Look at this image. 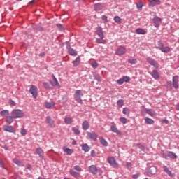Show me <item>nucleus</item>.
Segmentation results:
<instances>
[{
    "label": "nucleus",
    "instance_id": "obj_1",
    "mask_svg": "<svg viewBox=\"0 0 179 179\" xmlns=\"http://www.w3.org/2000/svg\"><path fill=\"white\" fill-rule=\"evenodd\" d=\"M81 97H83V93H82V90H76L74 94V100H76L77 103H79V104H83V101L82 100Z\"/></svg>",
    "mask_w": 179,
    "mask_h": 179
},
{
    "label": "nucleus",
    "instance_id": "obj_2",
    "mask_svg": "<svg viewBox=\"0 0 179 179\" xmlns=\"http://www.w3.org/2000/svg\"><path fill=\"white\" fill-rule=\"evenodd\" d=\"M11 115L14 118H23L24 117V112L20 109H15L11 112Z\"/></svg>",
    "mask_w": 179,
    "mask_h": 179
},
{
    "label": "nucleus",
    "instance_id": "obj_3",
    "mask_svg": "<svg viewBox=\"0 0 179 179\" xmlns=\"http://www.w3.org/2000/svg\"><path fill=\"white\" fill-rule=\"evenodd\" d=\"M157 44L160 51L164 53L170 52V48L169 46L164 47V45L163 44V43H162V41H159L157 42Z\"/></svg>",
    "mask_w": 179,
    "mask_h": 179
},
{
    "label": "nucleus",
    "instance_id": "obj_4",
    "mask_svg": "<svg viewBox=\"0 0 179 179\" xmlns=\"http://www.w3.org/2000/svg\"><path fill=\"white\" fill-rule=\"evenodd\" d=\"M38 89L37 87L35 85H31V87L29 88V93L30 94L32 95L34 99H37V96H38Z\"/></svg>",
    "mask_w": 179,
    "mask_h": 179
},
{
    "label": "nucleus",
    "instance_id": "obj_5",
    "mask_svg": "<svg viewBox=\"0 0 179 179\" xmlns=\"http://www.w3.org/2000/svg\"><path fill=\"white\" fill-rule=\"evenodd\" d=\"M108 162L109 164L112 166V167H114L115 169H117L118 163L117 162V161H115V159L113 157H109L108 158Z\"/></svg>",
    "mask_w": 179,
    "mask_h": 179
},
{
    "label": "nucleus",
    "instance_id": "obj_6",
    "mask_svg": "<svg viewBox=\"0 0 179 179\" xmlns=\"http://www.w3.org/2000/svg\"><path fill=\"white\" fill-rule=\"evenodd\" d=\"M3 129L6 132H10L11 134H15V132H16V129L13 126L4 125L3 126Z\"/></svg>",
    "mask_w": 179,
    "mask_h": 179
},
{
    "label": "nucleus",
    "instance_id": "obj_7",
    "mask_svg": "<svg viewBox=\"0 0 179 179\" xmlns=\"http://www.w3.org/2000/svg\"><path fill=\"white\" fill-rule=\"evenodd\" d=\"M178 82H179L178 76H173L172 78V85L175 89H178L179 87Z\"/></svg>",
    "mask_w": 179,
    "mask_h": 179
},
{
    "label": "nucleus",
    "instance_id": "obj_8",
    "mask_svg": "<svg viewBox=\"0 0 179 179\" xmlns=\"http://www.w3.org/2000/svg\"><path fill=\"white\" fill-rule=\"evenodd\" d=\"M127 52V48L124 46H120L117 49V51L116 52L117 55H124V54H126Z\"/></svg>",
    "mask_w": 179,
    "mask_h": 179
},
{
    "label": "nucleus",
    "instance_id": "obj_9",
    "mask_svg": "<svg viewBox=\"0 0 179 179\" xmlns=\"http://www.w3.org/2000/svg\"><path fill=\"white\" fill-rule=\"evenodd\" d=\"M147 62L148 64L152 65L153 67L157 69L159 68V64L156 62V61L153 60V59H151L150 57L147 58Z\"/></svg>",
    "mask_w": 179,
    "mask_h": 179
},
{
    "label": "nucleus",
    "instance_id": "obj_10",
    "mask_svg": "<svg viewBox=\"0 0 179 179\" xmlns=\"http://www.w3.org/2000/svg\"><path fill=\"white\" fill-rule=\"evenodd\" d=\"M147 62L148 64L152 65L153 67L157 69L159 68V64L156 62V61L153 60V59H151L150 57L147 58Z\"/></svg>",
    "mask_w": 179,
    "mask_h": 179
},
{
    "label": "nucleus",
    "instance_id": "obj_11",
    "mask_svg": "<svg viewBox=\"0 0 179 179\" xmlns=\"http://www.w3.org/2000/svg\"><path fill=\"white\" fill-rule=\"evenodd\" d=\"M150 74L151 76H152L153 79H155V80H159L160 75H159V72H157V70H153Z\"/></svg>",
    "mask_w": 179,
    "mask_h": 179
},
{
    "label": "nucleus",
    "instance_id": "obj_12",
    "mask_svg": "<svg viewBox=\"0 0 179 179\" xmlns=\"http://www.w3.org/2000/svg\"><path fill=\"white\" fill-rule=\"evenodd\" d=\"M36 153L38 155L39 157L43 160L44 159V150L41 148H36Z\"/></svg>",
    "mask_w": 179,
    "mask_h": 179
},
{
    "label": "nucleus",
    "instance_id": "obj_13",
    "mask_svg": "<svg viewBox=\"0 0 179 179\" xmlns=\"http://www.w3.org/2000/svg\"><path fill=\"white\" fill-rule=\"evenodd\" d=\"M89 171L92 174H97V171H98L97 166H96V165H91L89 167Z\"/></svg>",
    "mask_w": 179,
    "mask_h": 179
},
{
    "label": "nucleus",
    "instance_id": "obj_14",
    "mask_svg": "<svg viewBox=\"0 0 179 179\" xmlns=\"http://www.w3.org/2000/svg\"><path fill=\"white\" fill-rule=\"evenodd\" d=\"M153 22L155 27H159L160 26V23H162V18L159 17H155L153 19Z\"/></svg>",
    "mask_w": 179,
    "mask_h": 179
},
{
    "label": "nucleus",
    "instance_id": "obj_15",
    "mask_svg": "<svg viewBox=\"0 0 179 179\" xmlns=\"http://www.w3.org/2000/svg\"><path fill=\"white\" fill-rule=\"evenodd\" d=\"M96 34L99 36V37H100V38H104V32L103 31V29H101V27H97Z\"/></svg>",
    "mask_w": 179,
    "mask_h": 179
},
{
    "label": "nucleus",
    "instance_id": "obj_16",
    "mask_svg": "<svg viewBox=\"0 0 179 179\" xmlns=\"http://www.w3.org/2000/svg\"><path fill=\"white\" fill-rule=\"evenodd\" d=\"M149 1V6H156V5H160L161 1L160 0H148Z\"/></svg>",
    "mask_w": 179,
    "mask_h": 179
},
{
    "label": "nucleus",
    "instance_id": "obj_17",
    "mask_svg": "<svg viewBox=\"0 0 179 179\" xmlns=\"http://www.w3.org/2000/svg\"><path fill=\"white\" fill-rule=\"evenodd\" d=\"M87 135L93 141H97V134L95 132H87Z\"/></svg>",
    "mask_w": 179,
    "mask_h": 179
},
{
    "label": "nucleus",
    "instance_id": "obj_18",
    "mask_svg": "<svg viewBox=\"0 0 179 179\" xmlns=\"http://www.w3.org/2000/svg\"><path fill=\"white\" fill-rule=\"evenodd\" d=\"M46 121H47L48 124H49V125H50V127H55V122L50 116H48L46 117Z\"/></svg>",
    "mask_w": 179,
    "mask_h": 179
},
{
    "label": "nucleus",
    "instance_id": "obj_19",
    "mask_svg": "<svg viewBox=\"0 0 179 179\" xmlns=\"http://www.w3.org/2000/svg\"><path fill=\"white\" fill-rule=\"evenodd\" d=\"M89 127H90L89 122H87V120L83 121L82 123L83 129L84 131H87V129H89Z\"/></svg>",
    "mask_w": 179,
    "mask_h": 179
},
{
    "label": "nucleus",
    "instance_id": "obj_20",
    "mask_svg": "<svg viewBox=\"0 0 179 179\" xmlns=\"http://www.w3.org/2000/svg\"><path fill=\"white\" fill-rule=\"evenodd\" d=\"M110 131L112 132H114L115 134H117V135H121V131H120V130H118V128H117V127L112 125L110 127Z\"/></svg>",
    "mask_w": 179,
    "mask_h": 179
},
{
    "label": "nucleus",
    "instance_id": "obj_21",
    "mask_svg": "<svg viewBox=\"0 0 179 179\" xmlns=\"http://www.w3.org/2000/svg\"><path fill=\"white\" fill-rule=\"evenodd\" d=\"M163 169L165 173H167L169 177H174V174L171 172V171L169 170V168L166 166H164Z\"/></svg>",
    "mask_w": 179,
    "mask_h": 179
},
{
    "label": "nucleus",
    "instance_id": "obj_22",
    "mask_svg": "<svg viewBox=\"0 0 179 179\" xmlns=\"http://www.w3.org/2000/svg\"><path fill=\"white\" fill-rule=\"evenodd\" d=\"M99 142L102 146H108V142H107V141H106L103 137H99Z\"/></svg>",
    "mask_w": 179,
    "mask_h": 179
},
{
    "label": "nucleus",
    "instance_id": "obj_23",
    "mask_svg": "<svg viewBox=\"0 0 179 179\" xmlns=\"http://www.w3.org/2000/svg\"><path fill=\"white\" fill-rule=\"evenodd\" d=\"M145 122L148 125H153V124H155V120L149 117H145Z\"/></svg>",
    "mask_w": 179,
    "mask_h": 179
},
{
    "label": "nucleus",
    "instance_id": "obj_24",
    "mask_svg": "<svg viewBox=\"0 0 179 179\" xmlns=\"http://www.w3.org/2000/svg\"><path fill=\"white\" fill-rule=\"evenodd\" d=\"M147 114H149L151 117H155L156 112L153 109H146Z\"/></svg>",
    "mask_w": 179,
    "mask_h": 179
},
{
    "label": "nucleus",
    "instance_id": "obj_25",
    "mask_svg": "<svg viewBox=\"0 0 179 179\" xmlns=\"http://www.w3.org/2000/svg\"><path fill=\"white\" fill-rule=\"evenodd\" d=\"M55 106V102H45V107L46 108H52Z\"/></svg>",
    "mask_w": 179,
    "mask_h": 179
},
{
    "label": "nucleus",
    "instance_id": "obj_26",
    "mask_svg": "<svg viewBox=\"0 0 179 179\" xmlns=\"http://www.w3.org/2000/svg\"><path fill=\"white\" fill-rule=\"evenodd\" d=\"M13 120H15V117H13V115L8 116L6 118V122H7V124H12V122H13Z\"/></svg>",
    "mask_w": 179,
    "mask_h": 179
},
{
    "label": "nucleus",
    "instance_id": "obj_27",
    "mask_svg": "<svg viewBox=\"0 0 179 179\" xmlns=\"http://www.w3.org/2000/svg\"><path fill=\"white\" fill-rule=\"evenodd\" d=\"M104 8V6L102 3L95 4L94 10H101Z\"/></svg>",
    "mask_w": 179,
    "mask_h": 179
},
{
    "label": "nucleus",
    "instance_id": "obj_28",
    "mask_svg": "<svg viewBox=\"0 0 179 179\" xmlns=\"http://www.w3.org/2000/svg\"><path fill=\"white\" fill-rule=\"evenodd\" d=\"M167 157H170L171 159H177V155L171 151L168 152Z\"/></svg>",
    "mask_w": 179,
    "mask_h": 179
},
{
    "label": "nucleus",
    "instance_id": "obj_29",
    "mask_svg": "<svg viewBox=\"0 0 179 179\" xmlns=\"http://www.w3.org/2000/svg\"><path fill=\"white\" fill-rule=\"evenodd\" d=\"M70 174L73 176V177H75V178H78L80 174L79 173L71 169L70 170Z\"/></svg>",
    "mask_w": 179,
    "mask_h": 179
},
{
    "label": "nucleus",
    "instance_id": "obj_30",
    "mask_svg": "<svg viewBox=\"0 0 179 179\" xmlns=\"http://www.w3.org/2000/svg\"><path fill=\"white\" fill-rule=\"evenodd\" d=\"M68 52H69V54H70V55H74V56L78 55V52H76V51L72 49V48H68Z\"/></svg>",
    "mask_w": 179,
    "mask_h": 179
},
{
    "label": "nucleus",
    "instance_id": "obj_31",
    "mask_svg": "<svg viewBox=\"0 0 179 179\" xmlns=\"http://www.w3.org/2000/svg\"><path fill=\"white\" fill-rule=\"evenodd\" d=\"M154 174H156V169H151L147 172V175L148 177H152V176H154Z\"/></svg>",
    "mask_w": 179,
    "mask_h": 179
},
{
    "label": "nucleus",
    "instance_id": "obj_32",
    "mask_svg": "<svg viewBox=\"0 0 179 179\" xmlns=\"http://www.w3.org/2000/svg\"><path fill=\"white\" fill-rule=\"evenodd\" d=\"M122 113L123 114H124L125 115H127L128 117H129V114L131 113V110H129V108H124L122 109Z\"/></svg>",
    "mask_w": 179,
    "mask_h": 179
},
{
    "label": "nucleus",
    "instance_id": "obj_33",
    "mask_svg": "<svg viewBox=\"0 0 179 179\" xmlns=\"http://www.w3.org/2000/svg\"><path fill=\"white\" fill-rule=\"evenodd\" d=\"M82 149L84 152H87L90 150V147L87 144H83L82 145Z\"/></svg>",
    "mask_w": 179,
    "mask_h": 179
},
{
    "label": "nucleus",
    "instance_id": "obj_34",
    "mask_svg": "<svg viewBox=\"0 0 179 179\" xmlns=\"http://www.w3.org/2000/svg\"><path fill=\"white\" fill-rule=\"evenodd\" d=\"M72 64H73V66H78L80 64V58L77 57L74 61L72 62Z\"/></svg>",
    "mask_w": 179,
    "mask_h": 179
},
{
    "label": "nucleus",
    "instance_id": "obj_35",
    "mask_svg": "<svg viewBox=\"0 0 179 179\" xmlns=\"http://www.w3.org/2000/svg\"><path fill=\"white\" fill-rule=\"evenodd\" d=\"M13 163H15V164H17V166H19L20 167H23V166H24V164H23V162H22L16 159H13Z\"/></svg>",
    "mask_w": 179,
    "mask_h": 179
},
{
    "label": "nucleus",
    "instance_id": "obj_36",
    "mask_svg": "<svg viewBox=\"0 0 179 179\" xmlns=\"http://www.w3.org/2000/svg\"><path fill=\"white\" fill-rule=\"evenodd\" d=\"M136 33L137 34H146V32L142 28H138L136 29Z\"/></svg>",
    "mask_w": 179,
    "mask_h": 179
},
{
    "label": "nucleus",
    "instance_id": "obj_37",
    "mask_svg": "<svg viewBox=\"0 0 179 179\" xmlns=\"http://www.w3.org/2000/svg\"><path fill=\"white\" fill-rule=\"evenodd\" d=\"M1 115H2V117H8V115H9V110H4L0 112Z\"/></svg>",
    "mask_w": 179,
    "mask_h": 179
},
{
    "label": "nucleus",
    "instance_id": "obj_38",
    "mask_svg": "<svg viewBox=\"0 0 179 179\" xmlns=\"http://www.w3.org/2000/svg\"><path fill=\"white\" fill-rule=\"evenodd\" d=\"M96 43L98 44H106V43H107V41H106V39L100 38L96 39Z\"/></svg>",
    "mask_w": 179,
    "mask_h": 179
},
{
    "label": "nucleus",
    "instance_id": "obj_39",
    "mask_svg": "<svg viewBox=\"0 0 179 179\" xmlns=\"http://www.w3.org/2000/svg\"><path fill=\"white\" fill-rule=\"evenodd\" d=\"M94 79H95V80H97V82H101V77L99 74H94Z\"/></svg>",
    "mask_w": 179,
    "mask_h": 179
},
{
    "label": "nucleus",
    "instance_id": "obj_40",
    "mask_svg": "<svg viewBox=\"0 0 179 179\" xmlns=\"http://www.w3.org/2000/svg\"><path fill=\"white\" fill-rule=\"evenodd\" d=\"M65 124H72V118L71 117H66L64 119Z\"/></svg>",
    "mask_w": 179,
    "mask_h": 179
},
{
    "label": "nucleus",
    "instance_id": "obj_41",
    "mask_svg": "<svg viewBox=\"0 0 179 179\" xmlns=\"http://www.w3.org/2000/svg\"><path fill=\"white\" fill-rule=\"evenodd\" d=\"M72 131L75 134V135H80V131H79V129L75 128V127H72Z\"/></svg>",
    "mask_w": 179,
    "mask_h": 179
},
{
    "label": "nucleus",
    "instance_id": "obj_42",
    "mask_svg": "<svg viewBox=\"0 0 179 179\" xmlns=\"http://www.w3.org/2000/svg\"><path fill=\"white\" fill-rule=\"evenodd\" d=\"M53 80L55 82V85L59 88V83H58V80L55 78V76L52 75Z\"/></svg>",
    "mask_w": 179,
    "mask_h": 179
},
{
    "label": "nucleus",
    "instance_id": "obj_43",
    "mask_svg": "<svg viewBox=\"0 0 179 179\" xmlns=\"http://www.w3.org/2000/svg\"><path fill=\"white\" fill-rule=\"evenodd\" d=\"M117 104L118 107H122V106H124V100L122 99L118 100L117 102Z\"/></svg>",
    "mask_w": 179,
    "mask_h": 179
},
{
    "label": "nucleus",
    "instance_id": "obj_44",
    "mask_svg": "<svg viewBox=\"0 0 179 179\" xmlns=\"http://www.w3.org/2000/svg\"><path fill=\"white\" fill-rule=\"evenodd\" d=\"M127 62H129V64H136L138 62V60H136V59H129Z\"/></svg>",
    "mask_w": 179,
    "mask_h": 179
},
{
    "label": "nucleus",
    "instance_id": "obj_45",
    "mask_svg": "<svg viewBox=\"0 0 179 179\" xmlns=\"http://www.w3.org/2000/svg\"><path fill=\"white\" fill-rule=\"evenodd\" d=\"M122 79H123V82H126V83H128L129 82V80H131V78L127 76H123Z\"/></svg>",
    "mask_w": 179,
    "mask_h": 179
},
{
    "label": "nucleus",
    "instance_id": "obj_46",
    "mask_svg": "<svg viewBox=\"0 0 179 179\" xmlns=\"http://www.w3.org/2000/svg\"><path fill=\"white\" fill-rule=\"evenodd\" d=\"M114 21L115 22V23H121V17H120L119 16H116L114 17Z\"/></svg>",
    "mask_w": 179,
    "mask_h": 179
},
{
    "label": "nucleus",
    "instance_id": "obj_47",
    "mask_svg": "<svg viewBox=\"0 0 179 179\" xmlns=\"http://www.w3.org/2000/svg\"><path fill=\"white\" fill-rule=\"evenodd\" d=\"M120 121L122 123V124H127V118L124 117H120Z\"/></svg>",
    "mask_w": 179,
    "mask_h": 179
},
{
    "label": "nucleus",
    "instance_id": "obj_48",
    "mask_svg": "<svg viewBox=\"0 0 179 179\" xmlns=\"http://www.w3.org/2000/svg\"><path fill=\"white\" fill-rule=\"evenodd\" d=\"M64 151L65 152V153H66V155H72V150L69 148H65Z\"/></svg>",
    "mask_w": 179,
    "mask_h": 179
},
{
    "label": "nucleus",
    "instance_id": "obj_49",
    "mask_svg": "<svg viewBox=\"0 0 179 179\" xmlns=\"http://www.w3.org/2000/svg\"><path fill=\"white\" fill-rule=\"evenodd\" d=\"M43 85L45 89H51V86H50L48 83H43Z\"/></svg>",
    "mask_w": 179,
    "mask_h": 179
},
{
    "label": "nucleus",
    "instance_id": "obj_50",
    "mask_svg": "<svg viewBox=\"0 0 179 179\" xmlns=\"http://www.w3.org/2000/svg\"><path fill=\"white\" fill-rule=\"evenodd\" d=\"M136 146L141 149V150H145V146H143V145L141 144V143H138L136 145Z\"/></svg>",
    "mask_w": 179,
    "mask_h": 179
},
{
    "label": "nucleus",
    "instance_id": "obj_51",
    "mask_svg": "<svg viewBox=\"0 0 179 179\" xmlns=\"http://www.w3.org/2000/svg\"><path fill=\"white\" fill-rule=\"evenodd\" d=\"M143 7V4L141 2L137 3V9H138L139 10H142Z\"/></svg>",
    "mask_w": 179,
    "mask_h": 179
},
{
    "label": "nucleus",
    "instance_id": "obj_52",
    "mask_svg": "<svg viewBox=\"0 0 179 179\" xmlns=\"http://www.w3.org/2000/svg\"><path fill=\"white\" fill-rule=\"evenodd\" d=\"M20 134H21V135H22V136H24V135H26V134H27V131H26V129H22Z\"/></svg>",
    "mask_w": 179,
    "mask_h": 179
},
{
    "label": "nucleus",
    "instance_id": "obj_53",
    "mask_svg": "<svg viewBox=\"0 0 179 179\" xmlns=\"http://www.w3.org/2000/svg\"><path fill=\"white\" fill-rule=\"evenodd\" d=\"M116 83H117V85H122L124 83V80L120 78L116 81Z\"/></svg>",
    "mask_w": 179,
    "mask_h": 179
},
{
    "label": "nucleus",
    "instance_id": "obj_54",
    "mask_svg": "<svg viewBox=\"0 0 179 179\" xmlns=\"http://www.w3.org/2000/svg\"><path fill=\"white\" fill-rule=\"evenodd\" d=\"M92 68H94V69H96V68H97V66H99V64H97V62H94L92 64Z\"/></svg>",
    "mask_w": 179,
    "mask_h": 179
},
{
    "label": "nucleus",
    "instance_id": "obj_55",
    "mask_svg": "<svg viewBox=\"0 0 179 179\" xmlns=\"http://www.w3.org/2000/svg\"><path fill=\"white\" fill-rule=\"evenodd\" d=\"M126 167H127V169L131 170L132 169V164L131 163H129V162H127Z\"/></svg>",
    "mask_w": 179,
    "mask_h": 179
},
{
    "label": "nucleus",
    "instance_id": "obj_56",
    "mask_svg": "<svg viewBox=\"0 0 179 179\" xmlns=\"http://www.w3.org/2000/svg\"><path fill=\"white\" fill-rule=\"evenodd\" d=\"M75 170H76V171H82V168H80V166L76 165L74 166Z\"/></svg>",
    "mask_w": 179,
    "mask_h": 179
},
{
    "label": "nucleus",
    "instance_id": "obj_57",
    "mask_svg": "<svg viewBox=\"0 0 179 179\" xmlns=\"http://www.w3.org/2000/svg\"><path fill=\"white\" fill-rule=\"evenodd\" d=\"M57 27L60 29V30H64V27L61 24H57Z\"/></svg>",
    "mask_w": 179,
    "mask_h": 179
},
{
    "label": "nucleus",
    "instance_id": "obj_58",
    "mask_svg": "<svg viewBox=\"0 0 179 179\" xmlns=\"http://www.w3.org/2000/svg\"><path fill=\"white\" fill-rule=\"evenodd\" d=\"M141 114L142 115H145L146 114H148V112H146V109H143L141 110Z\"/></svg>",
    "mask_w": 179,
    "mask_h": 179
},
{
    "label": "nucleus",
    "instance_id": "obj_59",
    "mask_svg": "<svg viewBox=\"0 0 179 179\" xmlns=\"http://www.w3.org/2000/svg\"><path fill=\"white\" fill-rule=\"evenodd\" d=\"M91 156L92 157H96V152L94 150L91 151Z\"/></svg>",
    "mask_w": 179,
    "mask_h": 179
},
{
    "label": "nucleus",
    "instance_id": "obj_60",
    "mask_svg": "<svg viewBox=\"0 0 179 179\" xmlns=\"http://www.w3.org/2000/svg\"><path fill=\"white\" fill-rule=\"evenodd\" d=\"M138 177H139V173H136L132 176V178L134 179L138 178Z\"/></svg>",
    "mask_w": 179,
    "mask_h": 179
},
{
    "label": "nucleus",
    "instance_id": "obj_61",
    "mask_svg": "<svg viewBox=\"0 0 179 179\" xmlns=\"http://www.w3.org/2000/svg\"><path fill=\"white\" fill-rule=\"evenodd\" d=\"M162 122H164V124H169V120L164 119L162 120Z\"/></svg>",
    "mask_w": 179,
    "mask_h": 179
},
{
    "label": "nucleus",
    "instance_id": "obj_62",
    "mask_svg": "<svg viewBox=\"0 0 179 179\" xmlns=\"http://www.w3.org/2000/svg\"><path fill=\"white\" fill-rule=\"evenodd\" d=\"M10 103L11 106H16V103H15L14 101H10Z\"/></svg>",
    "mask_w": 179,
    "mask_h": 179
},
{
    "label": "nucleus",
    "instance_id": "obj_63",
    "mask_svg": "<svg viewBox=\"0 0 179 179\" xmlns=\"http://www.w3.org/2000/svg\"><path fill=\"white\" fill-rule=\"evenodd\" d=\"M102 19H103V20H104V22H107V17L106 15H103L102 17Z\"/></svg>",
    "mask_w": 179,
    "mask_h": 179
},
{
    "label": "nucleus",
    "instance_id": "obj_64",
    "mask_svg": "<svg viewBox=\"0 0 179 179\" xmlns=\"http://www.w3.org/2000/svg\"><path fill=\"white\" fill-rule=\"evenodd\" d=\"M44 55H45V52H42V53L39 54V57H44Z\"/></svg>",
    "mask_w": 179,
    "mask_h": 179
}]
</instances>
